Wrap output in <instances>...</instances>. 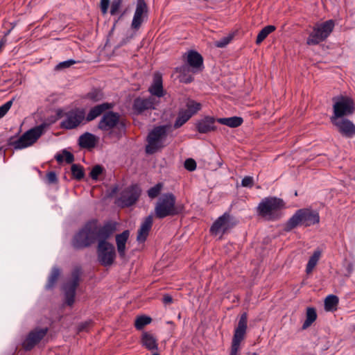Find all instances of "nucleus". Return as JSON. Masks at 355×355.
Masks as SVG:
<instances>
[{"instance_id":"obj_1","label":"nucleus","mask_w":355,"mask_h":355,"mask_svg":"<svg viewBox=\"0 0 355 355\" xmlns=\"http://www.w3.org/2000/svg\"><path fill=\"white\" fill-rule=\"evenodd\" d=\"M116 228V223L107 222L99 228L97 220H89L73 235L71 245L75 250H82L90 247L96 241L108 242Z\"/></svg>"},{"instance_id":"obj_2","label":"nucleus","mask_w":355,"mask_h":355,"mask_svg":"<svg viewBox=\"0 0 355 355\" xmlns=\"http://www.w3.org/2000/svg\"><path fill=\"white\" fill-rule=\"evenodd\" d=\"M184 211V205L182 203H176V197L170 192L162 194L155 207V215L159 219L178 216L182 214Z\"/></svg>"},{"instance_id":"obj_3","label":"nucleus","mask_w":355,"mask_h":355,"mask_svg":"<svg viewBox=\"0 0 355 355\" xmlns=\"http://www.w3.org/2000/svg\"><path fill=\"white\" fill-rule=\"evenodd\" d=\"M320 223V215L317 210L311 208L297 209L287 220L284 230L289 232L298 226L310 227Z\"/></svg>"},{"instance_id":"obj_4","label":"nucleus","mask_w":355,"mask_h":355,"mask_svg":"<svg viewBox=\"0 0 355 355\" xmlns=\"http://www.w3.org/2000/svg\"><path fill=\"white\" fill-rule=\"evenodd\" d=\"M97 128L103 132H109L110 135L113 134L119 139L125 133L126 123L124 119H121L119 112L110 110L103 114Z\"/></svg>"},{"instance_id":"obj_5","label":"nucleus","mask_w":355,"mask_h":355,"mask_svg":"<svg viewBox=\"0 0 355 355\" xmlns=\"http://www.w3.org/2000/svg\"><path fill=\"white\" fill-rule=\"evenodd\" d=\"M285 203L281 198L267 197L263 198L257 207L259 216L268 221H276L282 216V209Z\"/></svg>"},{"instance_id":"obj_6","label":"nucleus","mask_w":355,"mask_h":355,"mask_svg":"<svg viewBox=\"0 0 355 355\" xmlns=\"http://www.w3.org/2000/svg\"><path fill=\"white\" fill-rule=\"evenodd\" d=\"M170 124L155 126L148 134L146 141L147 144L145 152L148 155H153L164 148L168 132L171 129Z\"/></svg>"},{"instance_id":"obj_7","label":"nucleus","mask_w":355,"mask_h":355,"mask_svg":"<svg viewBox=\"0 0 355 355\" xmlns=\"http://www.w3.org/2000/svg\"><path fill=\"white\" fill-rule=\"evenodd\" d=\"M48 126L47 123H42L27 130L17 139H15V137H11L8 140V146H13L17 150L27 148L37 141Z\"/></svg>"},{"instance_id":"obj_8","label":"nucleus","mask_w":355,"mask_h":355,"mask_svg":"<svg viewBox=\"0 0 355 355\" xmlns=\"http://www.w3.org/2000/svg\"><path fill=\"white\" fill-rule=\"evenodd\" d=\"M334 26L335 23L332 19L325 21L321 24H316L306 40V44L308 45H317L324 41L333 31Z\"/></svg>"},{"instance_id":"obj_9","label":"nucleus","mask_w":355,"mask_h":355,"mask_svg":"<svg viewBox=\"0 0 355 355\" xmlns=\"http://www.w3.org/2000/svg\"><path fill=\"white\" fill-rule=\"evenodd\" d=\"M355 112V104L353 99L347 96H340L336 98L333 105V115L331 119H345Z\"/></svg>"},{"instance_id":"obj_10","label":"nucleus","mask_w":355,"mask_h":355,"mask_svg":"<svg viewBox=\"0 0 355 355\" xmlns=\"http://www.w3.org/2000/svg\"><path fill=\"white\" fill-rule=\"evenodd\" d=\"M141 193V189L138 184H131L121 192L115 204L121 208L130 207L137 202Z\"/></svg>"},{"instance_id":"obj_11","label":"nucleus","mask_w":355,"mask_h":355,"mask_svg":"<svg viewBox=\"0 0 355 355\" xmlns=\"http://www.w3.org/2000/svg\"><path fill=\"white\" fill-rule=\"evenodd\" d=\"M97 259L103 266H110L116 259V250L114 245L110 242L101 241L96 248Z\"/></svg>"},{"instance_id":"obj_12","label":"nucleus","mask_w":355,"mask_h":355,"mask_svg":"<svg viewBox=\"0 0 355 355\" xmlns=\"http://www.w3.org/2000/svg\"><path fill=\"white\" fill-rule=\"evenodd\" d=\"M81 270L75 268L71 272V279L67 282L62 286L64 293L65 303L68 306H72L75 302L76 291L79 286Z\"/></svg>"},{"instance_id":"obj_13","label":"nucleus","mask_w":355,"mask_h":355,"mask_svg":"<svg viewBox=\"0 0 355 355\" xmlns=\"http://www.w3.org/2000/svg\"><path fill=\"white\" fill-rule=\"evenodd\" d=\"M237 223L238 220L235 217L225 212L214 222L210 227V232L214 235H217L220 231L225 234Z\"/></svg>"},{"instance_id":"obj_14","label":"nucleus","mask_w":355,"mask_h":355,"mask_svg":"<svg viewBox=\"0 0 355 355\" xmlns=\"http://www.w3.org/2000/svg\"><path fill=\"white\" fill-rule=\"evenodd\" d=\"M64 115L66 118L60 123V127L65 130L76 128L85 118V111L79 108L71 110Z\"/></svg>"},{"instance_id":"obj_15","label":"nucleus","mask_w":355,"mask_h":355,"mask_svg":"<svg viewBox=\"0 0 355 355\" xmlns=\"http://www.w3.org/2000/svg\"><path fill=\"white\" fill-rule=\"evenodd\" d=\"M47 327H37L31 331L22 343V347L25 351L32 350L47 334Z\"/></svg>"},{"instance_id":"obj_16","label":"nucleus","mask_w":355,"mask_h":355,"mask_svg":"<svg viewBox=\"0 0 355 355\" xmlns=\"http://www.w3.org/2000/svg\"><path fill=\"white\" fill-rule=\"evenodd\" d=\"M330 121L342 137L349 139L355 137V124L349 119L345 118Z\"/></svg>"},{"instance_id":"obj_17","label":"nucleus","mask_w":355,"mask_h":355,"mask_svg":"<svg viewBox=\"0 0 355 355\" xmlns=\"http://www.w3.org/2000/svg\"><path fill=\"white\" fill-rule=\"evenodd\" d=\"M244 339V313H241L237 328L233 336L230 355H238L241 341Z\"/></svg>"},{"instance_id":"obj_18","label":"nucleus","mask_w":355,"mask_h":355,"mask_svg":"<svg viewBox=\"0 0 355 355\" xmlns=\"http://www.w3.org/2000/svg\"><path fill=\"white\" fill-rule=\"evenodd\" d=\"M148 11L145 0H137L136 9L131 24L132 28L138 30L141 27L144 17H147Z\"/></svg>"},{"instance_id":"obj_19","label":"nucleus","mask_w":355,"mask_h":355,"mask_svg":"<svg viewBox=\"0 0 355 355\" xmlns=\"http://www.w3.org/2000/svg\"><path fill=\"white\" fill-rule=\"evenodd\" d=\"M217 119L211 116H205L196 123V130L201 134H207L217 129L216 123Z\"/></svg>"},{"instance_id":"obj_20","label":"nucleus","mask_w":355,"mask_h":355,"mask_svg":"<svg viewBox=\"0 0 355 355\" xmlns=\"http://www.w3.org/2000/svg\"><path fill=\"white\" fill-rule=\"evenodd\" d=\"M187 62L191 66L193 73L202 71L204 69L203 57L195 50L188 51Z\"/></svg>"},{"instance_id":"obj_21","label":"nucleus","mask_w":355,"mask_h":355,"mask_svg":"<svg viewBox=\"0 0 355 355\" xmlns=\"http://www.w3.org/2000/svg\"><path fill=\"white\" fill-rule=\"evenodd\" d=\"M114 103H103L101 104H98L92 107L89 111L87 115L85 118L86 121L89 122L94 120L98 116H101L110 110H112L114 107Z\"/></svg>"},{"instance_id":"obj_22","label":"nucleus","mask_w":355,"mask_h":355,"mask_svg":"<svg viewBox=\"0 0 355 355\" xmlns=\"http://www.w3.org/2000/svg\"><path fill=\"white\" fill-rule=\"evenodd\" d=\"M114 103H103L101 104H98L92 107L89 111L87 115L85 118L86 121L89 122L94 120L98 116H101L110 110H112L114 107Z\"/></svg>"},{"instance_id":"obj_23","label":"nucleus","mask_w":355,"mask_h":355,"mask_svg":"<svg viewBox=\"0 0 355 355\" xmlns=\"http://www.w3.org/2000/svg\"><path fill=\"white\" fill-rule=\"evenodd\" d=\"M153 223V215L150 214L144 218L137 231V241L139 243H144L146 241L152 228Z\"/></svg>"},{"instance_id":"obj_24","label":"nucleus","mask_w":355,"mask_h":355,"mask_svg":"<svg viewBox=\"0 0 355 355\" xmlns=\"http://www.w3.org/2000/svg\"><path fill=\"white\" fill-rule=\"evenodd\" d=\"M99 137L89 132L81 135L78 140V144L81 148L92 149L98 143Z\"/></svg>"},{"instance_id":"obj_25","label":"nucleus","mask_w":355,"mask_h":355,"mask_svg":"<svg viewBox=\"0 0 355 355\" xmlns=\"http://www.w3.org/2000/svg\"><path fill=\"white\" fill-rule=\"evenodd\" d=\"M149 92L158 98L164 95V91L162 85V76L159 73H155L153 76V83L148 89Z\"/></svg>"},{"instance_id":"obj_26","label":"nucleus","mask_w":355,"mask_h":355,"mask_svg":"<svg viewBox=\"0 0 355 355\" xmlns=\"http://www.w3.org/2000/svg\"><path fill=\"white\" fill-rule=\"evenodd\" d=\"M130 230H125L121 234H116L115 236L117 251L121 258H123L125 256V245L130 236Z\"/></svg>"},{"instance_id":"obj_27","label":"nucleus","mask_w":355,"mask_h":355,"mask_svg":"<svg viewBox=\"0 0 355 355\" xmlns=\"http://www.w3.org/2000/svg\"><path fill=\"white\" fill-rule=\"evenodd\" d=\"M154 101L155 99L151 97L148 98H141L139 97L135 99L133 108L137 111L138 113H142L145 110L155 109Z\"/></svg>"},{"instance_id":"obj_28","label":"nucleus","mask_w":355,"mask_h":355,"mask_svg":"<svg viewBox=\"0 0 355 355\" xmlns=\"http://www.w3.org/2000/svg\"><path fill=\"white\" fill-rule=\"evenodd\" d=\"M60 275L61 269L58 266H54L51 268V272L47 279V282L44 286L46 291H51L55 286Z\"/></svg>"},{"instance_id":"obj_29","label":"nucleus","mask_w":355,"mask_h":355,"mask_svg":"<svg viewBox=\"0 0 355 355\" xmlns=\"http://www.w3.org/2000/svg\"><path fill=\"white\" fill-rule=\"evenodd\" d=\"M142 344L148 350H157L158 345L156 338L148 332H144L142 335Z\"/></svg>"},{"instance_id":"obj_30","label":"nucleus","mask_w":355,"mask_h":355,"mask_svg":"<svg viewBox=\"0 0 355 355\" xmlns=\"http://www.w3.org/2000/svg\"><path fill=\"white\" fill-rule=\"evenodd\" d=\"M317 312L314 307L309 306L306 311V319L302 324L303 330L309 328L317 319Z\"/></svg>"},{"instance_id":"obj_31","label":"nucleus","mask_w":355,"mask_h":355,"mask_svg":"<svg viewBox=\"0 0 355 355\" xmlns=\"http://www.w3.org/2000/svg\"><path fill=\"white\" fill-rule=\"evenodd\" d=\"M217 122L230 128H237L243 123V119L241 116L218 118L217 119Z\"/></svg>"},{"instance_id":"obj_32","label":"nucleus","mask_w":355,"mask_h":355,"mask_svg":"<svg viewBox=\"0 0 355 355\" xmlns=\"http://www.w3.org/2000/svg\"><path fill=\"white\" fill-rule=\"evenodd\" d=\"M185 107L184 112L192 117L201 110L202 105L193 99L188 98L186 101Z\"/></svg>"},{"instance_id":"obj_33","label":"nucleus","mask_w":355,"mask_h":355,"mask_svg":"<svg viewBox=\"0 0 355 355\" xmlns=\"http://www.w3.org/2000/svg\"><path fill=\"white\" fill-rule=\"evenodd\" d=\"M321 253V250L317 249L313 252V254L310 257L306 267V272L307 274L312 272L313 268L315 267L320 259Z\"/></svg>"},{"instance_id":"obj_34","label":"nucleus","mask_w":355,"mask_h":355,"mask_svg":"<svg viewBox=\"0 0 355 355\" xmlns=\"http://www.w3.org/2000/svg\"><path fill=\"white\" fill-rule=\"evenodd\" d=\"M191 116L184 112V108H180L178 111V116L173 124V128L178 129L187 123Z\"/></svg>"},{"instance_id":"obj_35","label":"nucleus","mask_w":355,"mask_h":355,"mask_svg":"<svg viewBox=\"0 0 355 355\" xmlns=\"http://www.w3.org/2000/svg\"><path fill=\"white\" fill-rule=\"evenodd\" d=\"M339 302L338 297L335 295H329L324 300V309L327 311H333L336 309Z\"/></svg>"},{"instance_id":"obj_36","label":"nucleus","mask_w":355,"mask_h":355,"mask_svg":"<svg viewBox=\"0 0 355 355\" xmlns=\"http://www.w3.org/2000/svg\"><path fill=\"white\" fill-rule=\"evenodd\" d=\"M276 30V27L273 25H268L263 28L259 33H258V35L257 37L256 40V44H261L267 37L269 34L272 33Z\"/></svg>"},{"instance_id":"obj_37","label":"nucleus","mask_w":355,"mask_h":355,"mask_svg":"<svg viewBox=\"0 0 355 355\" xmlns=\"http://www.w3.org/2000/svg\"><path fill=\"white\" fill-rule=\"evenodd\" d=\"M71 175L73 179L81 180L85 178V171L83 166L78 164H73L71 167Z\"/></svg>"},{"instance_id":"obj_38","label":"nucleus","mask_w":355,"mask_h":355,"mask_svg":"<svg viewBox=\"0 0 355 355\" xmlns=\"http://www.w3.org/2000/svg\"><path fill=\"white\" fill-rule=\"evenodd\" d=\"M64 157L65 159V162L67 164H71L74 161V155L69 151H68L66 149L62 150V155L61 154H57L55 156V159L58 163H61L64 160Z\"/></svg>"},{"instance_id":"obj_39","label":"nucleus","mask_w":355,"mask_h":355,"mask_svg":"<svg viewBox=\"0 0 355 355\" xmlns=\"http://www.w3.org/2000/svg\"><path fill=\"white\" fill-rule=\"evenodd\" d=\"M163 188H164V183L158 182L157 184H156L155 186L150 187L147 191L148 196L150 199L156 198L157 197H158L160 195Z\"/></svg>"},{"instance_id":"obj_40","label":"nucleus","mask_w":355,"mask_h":355,"mask_svg":"<svg viewBox=\"0 0 355 355\" xmlns=\"http://www.w3.org/2000/svg\"><path fill=\"white\" fill-rule=\"evenodd\" d=\"M152 318L147 315L138 316L135 322V327L137 330H141L146 325L150 324Z\"/></svg>"},{"instance_id":"obj_41","label":"nucleus","mask_w":355,"mask_h":355,"mask_svg":"<svg viewBox=\"0 0 355 355\" xmlns=\"http://www.w3.org/2000/svg\"><path fill=\"white\" fill-rule=\"evenodd\" d=\"M86 97L93 102H98L104 98V94L101 89H93L87 94Z\"/></svg>"},{"instance_id":"obj_42","label":"nucleus","mask_w":355,"mask_h":355,"mask_svg":"<svg viewBox=\"0 0 355 355\" xmlns=\"http://www.w3.org/2000/svg\"><path fill=\"white\" fill-rule=\"evenodd\" d=\"M105 172V168L100 164H96L94 165L90 173H89V177L93 180H98V178L101 175L103 174Z\"/></svg>"},{"instance_id":"obj_43","label":"nucleus","mask_w":355,"mask_h":355,"mask_svg":"<svg viewBox=\"0 0 355 355\" xmlns=\"http://www.w3.org/2000/svg\"><path fill=\"white\" fill-rule=\"evenodd\" d=\"M232 37L233 36L232 35H229L218 40L215 41L214 45L218 48H224L230 42V41L232 40Z\"/></svg>"},{"instance_id":"obj_44","label":"nucleus","mask_w":355,"mask_h":355,"mask_svg":"<svg viewBox=\"0 0 355 355\" xmlns=\"http://www.w3.org/2000/svg\"><path fill=\"white\" fill-rule=\"evenodd\" d=\"M78 62L73 59H69L60 62L55 66V70H62L70 67L71 65L77 63Z\"/></svg>"},{"instance_id":"obj_45","label":"nucleus","mask_w":355,"mask_h":355,"mask_svg":"<svg viewBox=\"0 0 355 355\" xmlns=\"http://www.w3.org/2000/svg\"><path fill=\"white\" fill-rule=\"evenodd\" d=\"M14 100L15 99L12 98L10 101H7L6 103L2 105L1 106H0V119L3 117L6 114V113L8 112V110L10 109Z\"/></svg>"},{"instance_id":"obj_46","label":"nucleus","mask_w":355,"mask_h":355,"mask_svg":"<svg viewBox=\"0 0 355 355\" xmlns=\"http://www.w3.org/2000/svg\"><path fill=\"white\" fill-rule=\"evenodd\" d=\"M122 2L123 0H112L110 9L111 15H115L118 12Z\"/></svg>"},{"instance_id":"obj_47","label":"nucleus","mask_w":355,"mask_h":355,"mask_svg":"<svg viewBox=\"0 0 355 355\" xmlns=\"http://www.w3.org/2000/svg\"><path fill=\"white\" fill-rule=\"evenodd\" d=\"M184 166L187 171H193L197 166L196 162L192 158H188L184 161Z\"/></svg>"},{"instance_id":"obj_48","label":"nucleus","mask_w":355,"mask_h":355,"mask_svg":"<svg viewBox=\"0 0 355 355\" xmlns=\"http://www.w3.org/2000/svg\"><path fill=\"white\" fill-rule=\"evenodd\" d=\"M135 33H131L130 35H127L124 38H123L121 42L115 46V49H119L123 46L127 44L134 37Z\"/></svg>"},{"instance_id":"obj_49","label":"nucleus","mask_w":355,"mask_h":355,"mask_svg":"<svg viewBox=\"0 0 355 355\" xmlns=\"http://www.w3.org/2000/svg\"><path fill=\"white\" fill-rule=\"evenodd\" d=\"M178 79L180 83L189 84L193 80V77L191 74H180L178 76Z\"/></svg>"},{"instance_id":"obj_50","label":"nucleus","mask_w":355,"mask_h":355,"mask_svg":"<svg viewBox=\"0 0 355 355\" xmlns=\"http://www.w3.org/2000/svg\"><path fill=\"white\" fill-rule=\"evenodd\" d=\"M176 71L180 74H187L191 71V67L189 64H183L178 67H176Z\"/></svg>"},{"instance_id":"obj_51","label":"nucleus","mask_w":355,"mask_h":355,"mask_svg":"<svg viewBox=\"0 0 355 355\" xmlns=\"http://www.w3.org/2000/svg\"><path fill=\"white\" fill-rule=\"evenodd\" d=\"M47 182L49 184H56L58 182V179L55 171H50L46 175Z\"/></svg>"},{"instance_id":"obj_52","label":"nucleus","mask_w":355,"mask_h":355,"mask_svg":"<svg viewBox=\"0 0 355 355\" xmlns=\"http://www.w3.org/2000/svg\"><path fill=\"white\" fill-rule=\"evenodd\" d=\"M110 3V0H101L100 1V8L101 12L105 15L107 12L108 8Z\"/></svg>"},{"instance_id":"obj_53","label":"nucleus","mask_w":355,"mask_h":355,"mask_svg":"<svg viewBox=\"0 0 355 355\" xmlns=\"http://www.w3.org/2000/svg\"><path fill=\"white\" fill-rule=\"evenodd\" d=\"M91 325V321H86L84 322H82L78 324V331H87L89 327Z\"/></svg>"},{"instance_id":"obj_54","label":"nucleus","mask_w":355,"mask_h":355,"mask_svg":"<svg viewBox=\"0 0 355 355\" xmlns=\"http://www.w3.org/2000/svg\"><path fill=\"white\" fill-rule=\"evenodd\" d=\"M354 267L353 263L346 261L345 270L347 273L345 274V276L349 277L354 271Z\"/></svg>"},{"instance_id":"obj_55","label":"nucleus","mask_w":355,"mask_h":355,"mask_svg":"<svg viewBox=\"0 0 355 355\" xmlns=\"http://www.w3.org/2000/svg\"><path fill=\"white\" fill-rule=\"evenodd\" d=\"M254 178L251 176L245 175V188H252L254 185Z\"/></svg>"},{"instance_id":"obj_56","label":"nucleus","mask_w":355,"mask_h":355,"mask_svg":"<svg viewBox=\"0 0 355 355\" xmlns=\"http://www.w3.org/2000/svg\"><path fill=\"white\" fill-rule=\"evenodd\" d=\"M162 302L165 304H169L173 302V297L169 294H164L162 298Z\"/></svg>"},{"instance_id":"obj_57","label":"nucleus","mask_w":355,"mask_h":355,"mask_svg":"<svg viewBox=\"0 0 355 355\" xmlns=\"http://www.w3.org/2000/svg\"><path fill=\"white\" fill-rule=\"evenodd\" d=\"M119 191V186L117 184H115L114 186H113L109 193H108V196L112 198L113 197L117 192Z\"/></svg>"},{"instance_id":"obj_58","label":"nucleus","mask_w":355,"mask_h":355,"mask_svg":"<svg viewBox=\"0 0 355 355\" xmlns=\"http://www.w3.org/2000/svg\"><path fill=\"white\" fill-rule=\"evenodd\" d=\"M66 112H64V111L62 110V109H58L57 111H56V117L57 119H60L63 116H65L64 114Z\"/></svg>"},{"instance_id":"obj_59","label":"nucleus","mask_w":355,"mask_h":355,"mask_svg":"<svg viewBox=\"0 0 355 355\" xmlns=\"http://www.w3.org/2000/svg\"><path fill=\"white\" fill-rule=\"evenodd\" d=\"M114 28H115V26H113L112 28H111L110 33H109V35H111L113 33L114 31Z\"/></svg>"},{"instance_id":"obj_60","label":"nucleus","mask_w":355,"mask_h":355,"mask_svg":"<svg viewBox=\"0 0 355 355\" xmlns=\"http://www.w3.org/2000/svg\"><path fill=\"white\" fill-rule=\"evenodd\" d=\"M244 184H245L244 178H243V179L241 180V185L242 187H244Z\"/></svg>"},{"instance_id":"obj_61","label":"nucleus","mask_w":355,"mask_h":355,"mask_svg":"<svg viewBox=\"0 0 355 355\" xmlns=\"http://www.w3.org/2000/svg\"><path fill=\"white\" fill-rule=\"evenodd\" d=\"M123 15H124V12H123V13H122V14H121V15L117 18V19L119 21V20L123 17Z\"/></svg>"},{"instance_id":"obj_62","label":"nucleus","mask_w":355,"mask_h":355,"mask_svg":"<svg viewBox=\"0 0 355 355\" xmlns=\"http://www.w3.org/2000/svg\"><path fill=\"white\" fill-rule=\"evenodd\" d=\"M119 20L116 19L115 21H114V26H116V24L118 23Z\"/></svg>"},{"instance_id":"obj_63","label":"nucleus","mask_w":355,"mask_h":355,"mask_svg":"<svg viewBox=\"0 0 355 355\" xmlns=\"http://www.w3.org/2000/svg\"><path fill=\"white\" fill-rule=\"evenodd\" d=\"M152 355H160V354H158V353H154V354H153Z\"/></svg>"},{"instance_id":"obj_64","label":"nucleus","mask_w":355,"mask_h":355,"mask_svg":"<svg viewBox=\"0 0 355 355\" xmlns=\"http://www.w3.org/2000/svg\"><path fill=\"white\" fill-rule=\"evenodd\" d=\"M252 355H258L257 353H253Z\"/></svg>"}]
</instances>
